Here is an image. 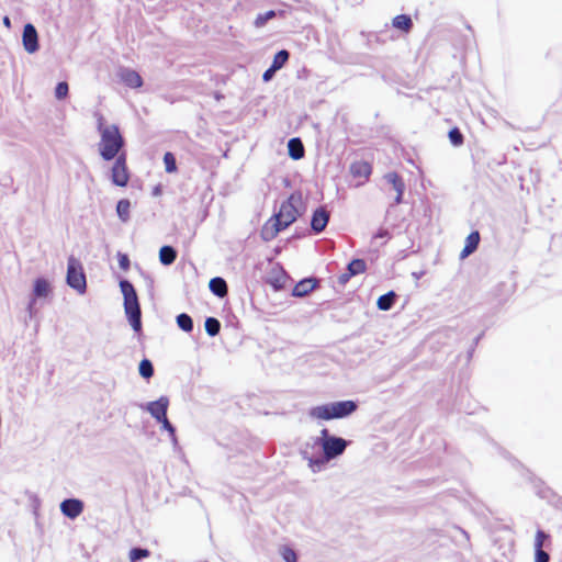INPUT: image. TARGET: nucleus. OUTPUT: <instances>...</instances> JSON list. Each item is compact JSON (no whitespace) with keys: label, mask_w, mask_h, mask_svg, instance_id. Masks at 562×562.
Wrapping results in <instances>:
<instances>
[{"label":"nucleus","mask_w":562,"mask_h":562,"mask_svg":"<svg viewBox=\"0 0 562 562\" xmlns=\"http://www.w3.org/2000/svg\"><path fill=\"white\" fill-rule=\"evenodd\" d=\"M21 41L23 49L29 55H33L40 49L38 33L32 23H26L23 26Z\"/></svg>","instance_id":"obj_9"},{"label":"nucleus","mask_w":562,"mask_h":562,"mask_svg":"<svg viewBox=\"0 0 562 562\" xmlns=\"http://www.w3.org/2000/svg\"><path fill=\"white\" fill-rule=\"evenodd\" d=\"M300 203V196L296 194H291L288 199H285L276 213L280 220L289 227L292 223L296 221L299 217L297 204Z\"/></svg>","instance_id":"obj_8"},{"label":"nucleus","mask_w":562,"mask_h":562,"mask_svg":"<svg viewBox=\"0 0 562 562\" xmlns=\"http://www.w3.org/2000/svg\"><path fill=\"white\" fill-rule=\"evenodd\" d=\"M277 70L272 69V67H269L267 70H265V72L262 74V80L265 82H268L271 80V78L273 77L274 72Z\"/></svg>","instance_id":"obj_38"},{"label":"nucleus","mask_w":562,"mask_h":562,"mask_svg":"<svg viewBox=\"0 0 562 562\" xmlns=\"http://www.w3.org/2000/svg\"><path fill=\"white\" fill-rule=\"evenodd\" d=\"M479 241H480V235L477 232H472L471 234H469L465 239L464 247L460 254L461 258H465L470 254H472L476 249Z\"/></svg>","instance_id":"obj_19"},{"label":"nucleus","mask_w":562,"mask_h":562,"mask_svg":"<svg viewBox=\"0 0 562 562\" xmlns=\"http://www.w3.org/2000/svg\"><path fill=\"white\" fill-rule=\"evenodd\" d=\"M168 404V398L162 396L154 402H150L147 406V409L150 416L157 422H167Z\"/></svg>","instance_id":"obj_12"},{"label":"nucleus","mask_w":562,"mask_h":562,"mask_svg":"<svg viewBox=\"0 0 562 562\" xmlns=\"http://www.w3.org/2000/svg\"><path fill=\"white\" fill-rule=\"evenodd\" d=\"M289 53L285 49L277 52L272 58L270 67L274 70H280L288 61Z\"/></svg>","instance_id":"obj_24"},{"label":"nucleus","mask_w":562,"mask_h":562,"mask_svg":"<svg viewBox=\"0 0 562 562\" xmlns=\"http://www.w3.org/2000/svg\"><path fill=\"white\" fill-rule=\"evenodd\" d=\"M132 203L128 199H120L115 205V214L123 224L131 220Z\"/></svg>","instance_id":"obj_15"},{"label":"nucleus","mask_w":562,"mask_h":562,"mask_svg":"<svg viewBox=\"0 0 562 562\" xmlns=\"http://www.w3.org/2000/svg\"><path fill=\"white\" fill-rule=\"evenodd\" d=\"M3 25L5 27H8V29L11 26V22H10V19L8 16L3 18Z\"/></svg>","instance_id":"obj_41"},{"label":"nucleus","mask_w":562,"mask_h":562,"mask_svg":"<svg viewBox=\"0 0 562 562\" xmlns=\"http://www.w3.org/2000/svg\"><path fill=\"white\" fill-rule=\"evenodd\" d=\"M162 429L169 431L171 435H173V432H175L172 424H162Z\"/></svg>","instance_id":"obj_40"},{"label":"nucleus","mask_w":562,"mask_h":562,"mask_svg":"<svg viewBox=\"0 0 562 562\" xmlns=\"http://www.w3.org/2000/svg\"><path fill=\"white\" fill-rule=\"evenodd\" d=\"M366 262L362 259H353L348 265V274L342 280H348L352 276L361 274L366 271Z\"/></svg>","instance_id":"obj_21"},{"label":"nucleus","mask_w":562,"mask_h":562,"mask_svg":"<svg viewBox=\"0 0 562 562\" xmlns=\"http://www.w3.org/2000/svg\"><path fill=\"white\" fill-rule=\"evenodd\" d=\"M347 441L342 438L329 435L327 429L321 431V436L314 440L312 446L306 445L302 450L303 458L307 460L313 472L321 471L326 463L342 454Z\"/></svg>","instance_id":"obj_1"},{"label":"nucleus","mask_w":562,"mask_h":562,"mask_svg":"<svg viewBox=\"0 0 562 562\" xmlns=\"http://www.w3.org/2000/svg\"><path fill=\"white\" fill-rule=\"evenodd\" d=\"M387 179L393 184V187H394V189L396 191L395 201L397 203H400L401 200H402L403 191H404V184H403V182L398 179V177L395 173L389 175Z\"/></svg>","instance_id":"obj_26"},{"label":"nucleus","mask_w":562,"mask_h":562,"mask_svg":"<svg viewBox=\"0 0 562 562\" xmlns=\"http://www.w3.org/2000/svg\"><path fill=\"white\" fill-rule=\"evenodd\" d=\"M449 139H450L451 144L454 146H460L463 140L462 135L458 128H451L449 131Z\"/></svg>","instance_id":"obj_36"},{"label":"nucleus","mask_w":562,"mask_h":562,"mask_svg":"<svg viewBox=\"0 0 562 562\" xmlns=\"http://www.w3.org/2000/svg\"><path fill=\"white\" fill-rule=\"evenodd\" d=\"M119 81L126 88L138 90L143 87L142 76L134 69H122L117 74Z\"/></svg>","instance_id":"obj_11"},{"label":"nucleus","mask_w":562,"mask_h":562,"mask_svg":"<svg viewBox=\"0 0 562 562\" xmlns=\"http://www.w3.org/2000/svg\"><path fill=\"white\" fill-rule=\"evenodd\" d=\"M209 289L214 295L218 297H224L227 294V284L225 280L220 277H215L210 280Z\"/></svg>","instance_id":"obj_17"},{"label":"nucleus","mask_w":562,"mask_h":562,"mask_svg":"<svg viewBox=\"0 0 562 562\" xmlns=\"http://www.w3.org/2000/svg\"><path fill=\"white\" fill-rule=\"evenodd\" d=\"M68 94V85L66 82H59L57 83L55 88V97L58 100L65 99Z\"/></svg>","instance_id":"obj_35"},{"label":"nucleus","mask_w":562,"mask_h":562,"mask_svg":"<svg viewBox=\"0 0 562 562\" xmlns=\"http://www.w3.org/2000/svg\"><path fill=\"white\" fill-rule=\"evenodd\" d=\"M550 557L549 554L543 550H535V562H549Z\"/></svg>","instance_id":"obj_37"},{"label":"nucleus","mask_w":562,"mask_h":562,"mask_svg":"<svg viewBox=\"0 0 562 562\" xmlns=\"http://www.w3.org/2000/svg\"><path fill=\"white\" fill-rule=\"evenodd\" d=\"M329 221V214L328 212L323 209L318 207L313 212L312 218H311V227L313 232L321 233L323 232Z\"/></svg>","instance_id":"obj_13"},{"label":"nucleus","mask_w":562,"mask_h":562,"mask_svg":"<svg viewBox=\"0 0 562 562\" xmlns=\"http://www.w3.org/2000/svg\"><path fill=\"white\" fill-rule=\"evenodd\" d=\"M176 256L175 249L170 246H162L159 250V260L165 266L172 263Z\"/></svg>","instance_id":"obj_23"},{"label":"nucleus","mask_w":562,"mask_h":562,"mask_svg":"<svg viewBox=\"0 0 562 562\" xmlns=\"http://www.w3.org/2000/svg\"><path fill=\"white\" fill-rule=\"evenodd\" d=\"M66 282L69 288L82 295L87 290V281L82 266L75 257L68 258Z\"/></svg>","instance_id":"obj_5"},{"label":"nucleus","mask_w":562,"mask_h":562,"mask_svg":"<svg viewBox=\"0 0 562 562\" xmlns=\"http://www.w3.org/2000/svg\"><path fill=\"white\" fill-rule=\"evenodd\" d=\"M114 159L115 161L110 168V180L112 184L117 188H126L131 179V173L125 155L122 154Z\"/></svg>","instance_id":"obj_7"},{"label":"nucleus","mask_w":562,"mask_h":562,"mask_svg":"<svg viewBox=\"0 0 562 562\" xmlns=\"http://www.w3.org/2000/svg\"><path fill=\"white\" fill-rule=\"evenodd\" d=\"M53 280L46 276H37L31 282L32 302L47 301L53 297Z\"/></svg>","instance_id":"obj_6"},{"label":"nucleus","mask_w":562,"mask_h":562,"mask_svg":"<svg viewBox=\"0 0 562 562\" xmlns=\"http://www.w3.org/2000/svg\"><path fill=\"white\" fill-rule=\"evenodd\" d=\"M120 289L123 294V305L125 315L130 325L135 331H139L142 327L140 308L136 291L132 283L126 280L120 282Z\"/></svg>","instance_id":"obj_4"},{"label":"nucleus","mask_w":562,"mask_h":562,"mask_svg":"<svg viewBox=\"0 0 562 562\" xmlns=\"http://www.w3.org/2000/svg\"><path fill=\"white\" fill-rule=\"evenodd\" d=\"M395 293L393 291H389L387 293L381 295L376 300V306L380 311H389L394 302Z\"/></svg>","instance_id":"obj_22"},{"label":"nucleus","mask_w":562,"mask_h":562,"mask_svg":"<svg viewBox=\"0 0 562 562\" xmlns=\"http://www.w3.org/2000/svg\"><path fill=\"white\" fill-rule=\"evenodd\" d=\"M350 172L355 177L368 178L371 175V166L364 160L355 161L350 167Z\"/></svg>","instance_id":"obj_20"},{"label":"nucleus","mask_w":562,"mask_h":562,"mask_svg":"<svg viewBox=\"0 0 562 562\" xmlns=\"http://www.w3.org/2000/svg\"><path fill=\"white\" fill-rule=\"evenodd\" d=\"M285 228H288V226L283 223V221L280 220L278 215L273 214L263 223L260 234L263 240L270 241Z\"/></svg>","instance_id":"obj_10"},{"label":"nucleus","mask_w":562,"mask_h":562,"mask_svg":"<svg viewBox=\"0 0 562 562\" xmlns=\"http://www.w3.org/2000/svg\"><path fill=\"white\" fill-rule=\"evenodd\" d=\"M177 325L186 333H190L193 328L192 318L186 313L179 314L177 316Z\"/></svg>","instance_id":"obj_27"},{"label":"nucleus","mask_w":562,"mask_h":562,"mask_svg":"<svg viewBox=\"0 0 562 562\" xmlns=\"http://www.w3.org/2000/svg\"><path fill=\"white\" fill-rule=\"evenodd\" d=\"M280 553L285 562H296L297 560L295 551L288 546L282 547Z\"/></svg>","instance_id":"obj_34"},{"label":"nucleus","mask_w":562,"mask_h":562,"mask_svg":"<svg viewBox=\"0 0 562 562\" xmlns=\"http://www.w3.org/2000/svg\"><path fill=\"white\" fill-rule=\"evenodd\" d=\"M119 265L124 270L128 268L130 261L126 255H119Z\"/></svg>","instance_id":"obj_39"},{"label":"nucleus","mask_w":562,"mask_h":562,"mask_svg":"<svg viewBox=\"0 0 562 562\" xmlns=\"http://www.w3.org/2000/svg\"><path fill=\"white\" fill-rule=\"evenodd\" d=\"M138 373L144 379H149L154 374L153 364L148 359H143L138 366Z\"/></svg>","instance_id":"obj_29"},{"label":"nucleus","mask_w":562,"mask_h":562,"mask_svg":"<svg viewBox=\"0 0 562 562\" xmlns=\"http://www.w3.org/2000/svg\"><path fill=\"white\" fill-rule=\"evenodd\" d=\"M393 26L401 30H407L411 25V19L406 15H396L393 19Z\"/></svg>","instance_id":"obj_33"},{"label":"nucleus","mask_w":562,"mask_h":562,"mask_svg":"<svg viewBox=\"0 0 562 562\" xmlns=\"http://www.w3.org/2000/svg\"><path fill=\"white\" fill-rule=\"evenodd\" d=\"M164 166L168 173H175L177 171L176 158L171 153H166L164 155Z\"/></svg>","instance_id":"obj_31"},{"label":"nucleus","mask_w":562,"mask_h":562,"mask_svg":"<svg viewBox=\"0 0 562 562\" xmlns=\"http://www.w3.org/2000/svg\"><path fill=\"white\" fill-rule=\"evenodd\" d=\"M288 154L293 160H300L304 157V146L300 138L293 137L289 139Z\"/></svg>","instance_id":"obj_16"},{"label":"nucleus","mask_w":562,"mask_h":562,"mask_svg":"<svg viewBox=\"0 0 562 562\" xmlns=\"http://www.w3.org/2000/svg\"><path fill=\"white\" fill-rule=\"evenodd\" d=\"M100 140L98 143V153L104 161H111L117 158L124 146L123 136L115 124H98Z\"/></svg>","instance_id":"obj_2"},{"label":"nucleus","mask_w":562,"mask_h":562,"mask_svg":"<svg viewBox=\"0 0 562 562\" xmlns=\"http://www.w3.org/2000/svg\"><path fill=\"white\" fill-rule=\"evenodd\" d=\"M149 555V550L142 548H133L128 553L131 562H137L138 560L148 558Z\"/></svg>","instance_id":"obj_32"},{"label":"nucleus","mask_w":562,"mask_h":562,"mask_svg":"<svg viewBox=\"0 0 562 562\" xmlns=\"http://www.w3.org/2000/svg\"><path fill=\"white\" fill-rule=\"evenodd\" d=\"M551 543L550 536L543 530H538L535 536V550L548 548Z\"/></svg>","instance_id":"obj_25"},{"label":"nucleus","mask_w":562,"mask_h":562,"mask_svg":"<svg viewBox=\"0 0 562 562\" xmlns=\"http://www.w3.org/2000/svg\"><path fill=\"white\" fill-rule=\"evenodd\" d=\"M315 285L316 282L314 279H304L294 285L292 294L299 297L304 296L310 293L315 288Z\"/></svg>","instance_id":"obj_18"},{"label":"nucleus","mask_w":562,"mask_h":562,"mask_svg":"<svg viewBox=\"0 0 562 562\" xmlns=\"http://www.w3.org/2000/svg\"><path fill=\"white\" fill-rule=\"evenodd\" d=\"M276 16V12L273 10H268L266 12L258 13L254 19V25L256 27L263 26L269 20Z\"/></svg>","instance_id":"obj_28"},{"label":"nucleus","mask_w":562,"mask_h":562,"mask_svg":"<svg viewBox=\"0 0 562 562\" xmlns=\"http://www.w3.org/2000/svg\"><path fill=\"white\" fill-rule=\"evenodd\" d=\"M204 328L210 336H215L218 334L221 325L216 318L209 317L205 319Z\"/></svg>","instance_id":"obj_30"},{"label":"nucleus","mask_w":562,"mask_h":562,"mask_svg":"<svg viewBox=\"0 0 562 562\" xmlns=\"http://www.w3.org/2000/svg\"><path fill=\"white\" fill-rule=\"evenodd\" d=\"M60 510L65 516L74 519L82 513L83 504L81 501L76 498L65 499L60 504Z\"/></svg>","instance_id":"obj_14"},{"label":"nucleus","mask_w":562,"mask_h":562,"mask_svg":"<svg viewBox=\"0 0 562 562\" xmlns=\"http://www.w3.org/2000/svg\"><path fill=\"white\" fill-rule=\"evenodd\" d=\"M357 408L358 404L352 400L328 402L314 406L310 416L319 420L344 419L350 417Z\"/></svg>","instance_id":"obj_3"}]
</instances>
